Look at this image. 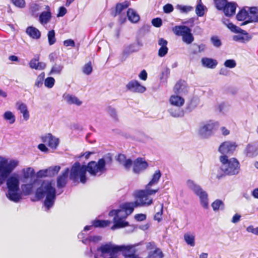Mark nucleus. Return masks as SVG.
<instances>
[{"label":"nucleus","instance_id":"obj_53","mask_svg":"<svg viewBox=\"0 0 258 258\" xmlns=\"http://www.w3.org/2000/svg\"><path fill=\"white\" fill-rule=\"evenodd\" d=\"M107 111L110 116L114 120L117 119V115L115 108L111 106H108Z\"/></svg>","mask_w":258,"mask_h":258},{"label":"nucleus","instance_id":"obj_58","mask_svg":"<svg viewBox=\"0 0 258 258\" xmlns=\"http://www.w3.org/2000/svg\"><path fill=\"white\" fill-rule=\"evenodd\" d=\"M14 5L17 7L23 8L25 6V2L24 0H12Z\"/></svg>","mask_w":258,"mask_h":258},{"label":"nucleus","instance_id":"obj_59","mask_svg":"<svg viewBox=\"0 0 258 258\" xmlns=\"http://www.w3.org/2000/svg\"><path fill=\"white\" fill-rule=\"evenodd\" d=\"M152 24L156 27H160L162 25V19L160 18H154L152 20Z\"/></svg>","mask_w":258,"mask_h":258},{"label":"nucleus","instance_id":"obj_13","mask_svg":"<svg viewBox=\"0 0 258 258\" xmlns=\"http://www.w3.org/2000/svg\"><path fill=\"white\" fill-rule=\"evenodd\" d=\"M142 43L138 41L137 43H133L126 46L121 54V59L124 60L131 54L138 51L142 46Z\"/></svg>","mask_w":258,"mask_h":258},{"label":"nucleus","instance_id":"obj_49","mask_svg":"<svg viewBox=\"0 0 258 258\" xmlns=\"http://www.w3.org/2000/svg\"><path fill=\"white\" fill-rule=\"evenodd\" d=\"M45 77V73L44 72L41 73L37 77L35 81V86L37 88L41 87L43 83V81Z\"/></svg>","mask_w":258,"mask_h":258},{"label":"nucleus","instance_id":"obj_20","mask_svg":"<svg viewBox=\"0 0 258 258\" xmlns=\"http://www.w3.org/2000/svg\"><path fill=\"white\" fill-rule=\"evenodd\" d=\"M39 55H36L33 59H32L29 62V66L32 69L37 70H42L46 67L45 63L43 62H39Z\"/></svg>","mask_w":258,"mask_h":258},{"label":"nucleus","instance_id":"obj_25","mask_svg":"<svg viewBox=\"0 0 258 258\" xmlns=\"http://www.w3.org/2000/svg\"><path fill=\"white\" fill-rule=\"evenodd\" d=\"M168 111L173 117H182L184 116V111L181 107L173 106L168 109Z\"/></svg>","mask_w":258,"mask_h":258},{"label":"nucleus","instance_id":"obj_8","mask_svg":"<svg viewBox=\"0 0 258 258\" xmlns=\"http://www.w3.org/2000/svg\"><path fill=\"white\" fill-rule=\"evenodd\" d=\"M219 126V123L214 120L203 122L199 128V135L202 138L208 139L215 134Z\"/></svg>","mask_w":258,"mask_h":258},{"label":"nucleus","instance_id":"obj_46","mask_svg":"<svg viewBox=\"0 0 258 258\" xmlns=\"http://www.w3.org/2000/svg\"><path fill=\"white\" fill-rule=\"evenodd\" d=\"M23 176L25 178L28 179L32 177L34 175V170L31 167H28L22 170Z\"/></svg>","mask_w":258,"mask_h":258},{"label":"nucleus","instance_id":"obj_4","mask_svg":"<svg viewBox=\"0 0 258 258\" xmlns=\"http://www.w3.org/2000/svg\"><path fill=\"white\" fill-rule=\"evenodd\" d=\"M130 248H134V246L116 245L110 242L102 244L94 253V258H118V252L122 253Z\"/></svg>","mask_w":258,"mask_h":258},{"label":"nucleus","instance_id":"obj_34","mask_svg":"<svg viewBox=\"0 0 258 258\" xmlns=\"http://www.w3.org/2000/svg\"><path fill=\"white\" fill-rule=\"evenodd\" d=\"M130 5V2L125 1L122 3L117 4L116 6L115 13L114 16H116L117 15H120L122 11L126 9Z\"/></svg>","mask_w":258,"mask_h":258},{"label":"nucleus","instance_id":"obj_18","mask_svg":"<svg viewBox=\"0 0 258 258\" xmlns=\"http://www.w3.org/2000/svg\"><path fill=\"white\" fill-rule=\"evenodd\" d=\"M127 90L138 93H143L146 90V88L142 86L140 83L136 80H132L130 81L126 85Z\"/></svg>","mask_w":258,"mask_h":258},{"label":"nucleus","instance_id":"obj_56","mask_svg":"<svg viewBox=\"0 0 258 258\" xmlns=\"http://www.w3.org/2000/svg\"><path fill=\"white\" fill-rule=\"evenodd\" d=\"M224 66L226 68L232 69L236 67V63L234 59H227L224 62Z\"/></svg>","mask_w":258,"mask_h":258},{"label":"nucleus","instance_id":"obj_24","mask_svg":"<svg viewBox=\"0 0 258 258\" xmlns=\"http://www.w3.org/2000/svg\"><path fill=\"white\" fill-rule=\"evenodd\" d=\"M126 218H124L122 217V215H120V217H114L113 221L114 225L111 227V229L112 230H115L116 229L123 228L128 225V222L127 221H125L124 220Z\"/></svg>","mask_w":258,"mask_h":258},{"label":"nucleus","instance_id":"obj_32","mask_svg":"<svg viewBox=\"0 0 258 258\" xmlns=\"http://www.w3.org/2000/svg\"><path fill=\"white\" fill-rule=\"evenodd\" d=\"M128 20L132 23H137L140 20V16L134 9H128L127 12Z\"/></svg>","mask_w":258,"mask_h":258},{"label":"nucleus","instance_id":"obj_22","mask_svg":"<svg viewBox=\"0 0 258 258\" xmlns=\"http://www.w3.org/2000/svg\"><path fill=\"white\" fill-rule=\"evenodd\" d=\"M16 105L17 109L22 114L24 120L27 121L30 118V114L27 105L21 102H17Z\"/></svg>","mask_w":258,"mask_h":258},{"label":"nucleus","instance_id":"obj_48","mask_svg":"<svg viewBox=\"0 0 258 258\" xmlns=\"http://www.w3.org/2000/svg\"><path fill=\"white\" fill-rule=\"evenodd\" d=\"M163 253L159 248H157L154 251L150 252L148 256L149 258H163Z\"/></svg>","mask_w":258,"mask_h":258},{"label":"nucleus","instance_id":"obj_21","mask_svg":"<svg viewBox=\"0 0 258 258\" xmlns=\"http://www.w3.org/2000/svg\"><path fill=\"white\" fill-rule=\"evenodd\" d=\"M248 9L249 19L243 22L241 25H244L252 22H258V9L256 7H251Z\"/></svg>","mask_w":258,"mask_h":258},{"label":"nucleus","instance_id":"obj_54","mask_svg":"<svg viewBox=\"0 0 258 258\" xmlns=\"http://www.w3.org/2000/svg\"><path fill=\"white\" fill-rule=\"evenodd\" d=\"M211 41L213 45L216 47L221 46L222 43L220 39L217 36H213L211 38Z\"/></svg>","mask_w":258,"mask_h":258},{"label":"nucleus","instance_id":"obj_5","mask_svg":"<svg viewBox=\"0 0 258 258\" xmlns=\"http://www.w3.org/2000/svg\"><path fill=\"white\" fill-rule=\"evenodd\" d=\"M112 159L110 154L99 159L97 162L90 161L86 166L87 172L93 177H99L106 171V165L111 164Z\"/></svg>","mask_w":258,"mask_h":258},{"label":"nucleus","instance_id":"obj_36","mask_svg":"<svg viewBox=\"0 0 258 258\" xmlns=\"http://www.w3.org/2000/svg\"><path fill=\"white\" fill-rule=\"evenodd\" d=\"M206 8L202 3L201 0L198 1V4L196 8V13L199 17H202L205 14V10Z\"/></svg>","mask_w":258,"mask_h":258},{"label":"nucleus","instance_id":"obj_6","mask_svg":"<svg viewBox=\"0 0 258 258\" xmlns=\"http://www.w3.org/2000/svg\"><path fill=\"white\" fill-rule=\"evenodd\" d=\"M220 161L222 163L220 168L223 173H218L217 177L218 179L222 177L224 175H233L237 174L240 170V165L238 160L235 158L228 159L226 155H222L220 157Z\"/></svg>","mask_w":258,"mask_h":258},{"label":"nucleus","instance_id":"obj_64","mask_svg":"<svg viewBox=\"0 0 258 258\" xmlns=\"http://www.w3.org/2000/svg\"><path fill=\"white\" fill-rule=\"evenodd\" d=\"M40 9V6L39 4L35 3L32 4L30 7V10L32 13H35Z\"/></svg>","mask_w":258,"mask_h":258},{"label":"nucleus","instance_id":"obj_60","mask_svg":"<svg viewBox=\"0 0 258 258\" xmlns=\"http://www.w3.org/2000/svg\"><path fill=\"white\" fill-rule=\"evenodd\" d=\"M163 11L165 13H170L173 11V7L171 4H167L163 7Z\"/></svg>","mask_w":258,"mask_h":258},{"label":"nucleus","instance_id":"obj_62","mask_svg":"<svg viewBox=\"0 0 258 258\" xmlns=\"http://www.w3.org/2000/svg\"><path fill=\"white\" fill-rule=\"evenodd\" d=\"M135 219L137 221H143L146 219V215L144 214H138L135 215Z\"/></svg>","mask_w":258,"mask_h":258},{"label":"nucleus","instance_id":"obj_23","mask_svg":"<svg viewBox=\"0 0 258 258\" xmlns=\"http://www.w3.org/2000/svg\"><path fill=\"white\" fill-rule=\"evenodd\" d=\"M46 11L42 12L39 15V22L43 25L47 24L51 18V14L48 6H46Z\"/></svg>","mask_w":258,"mask_h":258},{"label":"nucleus","instance_id":"obj_40","mask_svg":"<svg viewBox=\"0 0 258 258\" xmlns=\"http://www.w3.org/2000/svg\"><path fill=\"white\" fill-rule=\"evenodd\" d=\"M110 222L108 220H96L92 221V228L95 227H105L109 225Z\"/></svg>","mask_w":258,"mask_h":258},{"label":"nucleus","instance_id":"obj_10","mask_svg":"<svg viewBox=\"0 0 258 258\" xmlns=\"http://www.w3.org/2000/svg\"><path fill=\"white\" fill-rule=\"evenodd\" d=\"M173 31L176 35L181 36L183 42L186 44H190L194 40L191 30L186 26H176L173 28Z\"/></svg>","mask_w":258,"mask_h":258},{"label":"nucleus","instance_id":"obj_19","mask_svg":"<svg viewBox=\"0 0 258 258\" xmlns=\"http://www.w3.org/2000/svg\"><path fill=\"white\" fill-rule=\"evenodd\" d=\"M69 172L70 169L67 168L61 174L57 177L56 179V186L58 189L63 188L66 186L67 183Z\"/></svg>","mask_w":258,"mask_h":258},{"label":"nucleus","instance_id":"obj_9","mask_svg":"<svg viewBox=\"0 0 258 258\" xmlns=\"http://www.w3.org/2000/svg\"><path fill=\"white\" fill-rule=\"evenodd\" d=\"M186 184L188 187L199 197L202 206L204 208L207 209L209 205L207 193L199 185L197 184L191 180H188Z\"/></svg>","mask_w":258,"mask_h":258},{"label":"nucleus","instance_id":"obj_17","mask_svg":"<svg viewBox=\"0 0 258 258\" xmlns=\"http://www.w3.org/2000/svg\"><path fill=\"white\" fill-rule=\"evenodd\" d=\"M60 170L59 166H51L45 170L39 171L37 175L39 177H52L56 175Z\"/></svg>","mask_w":258,"mask_h":258},{"label":"nucleus","instance_id":"obj_39","mask_svg":"<svg viewBox=\"0 0 258 258\" xmlns=\"http://www.w3.org/2000/svg\"><path fill=\"white\" fill-rule=\"evenodd\" d=\"M184 239L188 245L191 246H195V236L193 234L189 233H185L184 235Z\"/></svg>","mask_w":258,"mask_h":258},{"label":"nucleus","instance_id":"obj_37","mask_svg":"<svg viewBox=\"0 0 258 258\" xmlns=\"http://www.w3.org/2000/svg\"><path fill=\"white\" fill-rule=\"evenodd\" d=\"M249 11L245 8L241 9L237 14L236 18L238 21H244L247 18L249 19Z\"/></svg>","mask_w":258,"mask_h":258},{"label":"nucleus","instance_id":"obj_42","mask_svg":"<svg viewBox=\"0 0 258 258\" xmlns=\"http://www.w3.org/2000/svg\"><path fill=\"white\" fill-rule=\"evenodd\" d=\"M122 255L124 258H138L136 254V250L134 248H130L129 249L123 250Z\"/></svg>","mask_w":258,"mask_h":258},{"label":"nucleus","instance_id":"obj_63","mask_svg":"<svg viewBox=\"0 0 258 258\" xmlns=\"http://www.w3.org/2000/svg\"><path fill=\"white\" fill-rule=\"evenodd\" d=\"M133 164L132 161L131 159H125L124 162L122 164L126 170H129Z\"/></svg>","mask_w":258,"mask_h":258},{"label":"nucleus","instance_id":"obj_35","mask_svg":"<svg viewBox=\"0 0 258 258\" xmlns=\"http://www.w3.org/2000/svg\"><path fill=\"white\" fill-rule=\"evenodd\" d=\"M63 66L61 64L55 63L52 66L48 73L49 75H60L63 70Z\"/></svg>","mask_w":258,"mask_h":258},{"label":"nucleus","instance_id":"obj_33","mask_svg":"<svg viewBox=\"0 0 258 258\" xmlns=\"http://www.w3.org/2000/svg\"><path fill=\"white\" fill-rule=\"evenodd\" d=\"M64 98L68 103L70 104H75L77 106H80L82 104V102L74 95L68 94L64 96Z\"/></svg>","mask_w":258,"mask_h":258},{"label":"nucleus","instance_id":"obj_15","mask_svg":"<svg viewBox=\"0 0 258 258\" xmlns=\"http://www.w3.org/2000/svg\"><path fill=\"white\" fill-rule=\"evenodd\" d=\"M236 147V143L227 141L223 143L219 148V151L223 155L231 154L235 151Z\"/></svg>","mask_w":258,"mask_h":258},{"label":"nucleus","instance_id":"obj_61","mask_svg":"<svg viewBox=\"0 0 258 258\" xmlns=\"http://www.w3.org/2000/svg\"><path fill=\"white\" fill-rule=\"evenodd\" d=\"M96 251V250L93 252L92 250V247H90L89 248H87V249H86V250L85 251L84 254H85V255H86V256H87L89 258H92L93 256H94V253Z\"/></svg>","mask_w":258,"mask_h":258},{"label":"nucleus","instance_id":"obj_43","mask_svg":"<svg viewBox=\"0 0 258 258\" xmlns=\"http://www.w3.org/2000/svg\"><path fill=\"white\" fill-rule=\"evenodd\" d=\"M4 118L8 121L9 123L13 124L15 121V116L14 114V113L10 111H6L3 115Z\"/></svg>","mask_w":258,"mask_h":258},{"label":"nucleus","instance_id":"obj_55","mask_svg":"<svg viewBox=\"0 0 258 258\" xmlns=\"http://www.w3.org/2000/svg\"><path fill=\"white\" fill-rule=\"evenodd\" d=\"M83 72L85 74L87 75L91 74L92 72V67L90 62L87 63L84 66Z\"/></svg>","mask_w":258,"mask_h":258},{"label":"nucleus","instance_id":"obj_44","mask_svg":"<svg viewBox=\"0 0 258 258\" xmlns=\"http://www.w3.org/2000/svg\"><path fill=\"white\" fill-rule=\"evenodd\" d=\"M199 104V100L197 98H192L189 103H187L186 110L188 112H191L195 109Z\"/></svg>","mask_w":258,"mask_h":258},{"label":"nucleus","instance_id":"obj_29","mask_svg":"<svg viewBox=\"0 0 258 258\" xmlns=\"http://www.w3.org/2000/svg\"><path fill=\"white\" fill-rule=\"evenodd\" d=\"M169 102L172 106L182 107L184 103V99L178 95H172L169 98Z\"/></svg>","mask_w":258,"mask_h":258},{"label":"nucleus","instance_id":"obj_27","mask_svg":"<svg viewBox=\"0 0 258 258\" xmlns=\"http://www.w3.org/2000/svg\"><path fill=\"white\" fill-rule=\"evenodd\" d=\"M158 44L161 46L158 50V55L160 57H163L168 52L167 41L163 38H160L158 41Z\"/></svg>","mask_w":258,"mask_h":258},{"label":"nucleus","instance_id":"obj_28","mask_svg":"<svg viewBox=\"0 0 258 258\" xmlns=\"http://www.w3.org/2000/svg\"><path fill=\"white\" fill-rule=\"evenodd\" d=\"M26 32L31 38L34 39H39L41 37L40 31L34 27H28L26 29Z\"/></svg>","mask_w":258,"mask_h":258},{"label":"nucleus","instance_id":"obj_52","mask_svg":"<svg viewBox=\"0 0 258 258\" xmlns=\"http://www.w3.org/2000/svg\"><path fill=\"white\" fill-rule=\"evenodd\" d=\"M55 80L51 77H47L44 81L45 86L48 88H51L54 86Z\"/></svg>","mask_w":258,"mask_h":258},{"label":"nucleus","instance_id":"obj_2","mask_svg":"<svg viewBox=\"0 0 258 258\" xmlns=\"http://www.w3.org/2000/svg\"><path fill=\"white\" fill-rule=\"evenodd\" d=\"M162 173L159 170H157L152 175L151 178L145 186L144 189L139 190L136 192V197L138 199L134 202H127L120 206L121 213H123L122 217H126L131 214L135 208L141 206H149L152 204L153 199L150 196L155 195L159 190L158 187H155L159 183Z\"/></svg>","mask_w":258,"mask_h":258},{"label":"nucleus","instance_id":"obj_38","mask_svg":"<svg viewBox=\"0 0 258 258\" xmlns=\"http://www.w3.org/2000/svg\"><path fill=\"white\" fill-rule=\"evenodd\" d=\"M186 85L183 81H178L174 87V91L176 94H180L184 91Z\"/></svg>","mask_w":258,"mask_h":258},{"label":"nucleus","instance_id":"obj_3","mask_svg":"<svg viewBox=\"0 0 258 258\" xmlns=\"http://www.w3.org/2000/svg\"><path fill=\"white\" fill-rule=\"evenodd\" d=\"M45 196L46 198L43 204L45 210L47 211L53 207L56 199V190L51 183L48 181L42 182L40 186L36 190V200H32V201H40Z\"/></svg>","mask_w":258,"mask_h":258},{"label":"nucleus","instance_id":"obj_51","mask_svg":"<svg viewBox=\"0 0 258 258\" xmlns=\"http://www.w3.org/2000/svg\"><path fill=\"white\" fill-rule=\"evenodd\" d=\"M102 240V237L100 235H89L88 244L91 243H97Z\"/></svg>","mask_w":258,"mask_h":258},{"label":"nucleus","instance_id":"obj_57","mask_svg":"<svg viewBox=\"0 0 258 258\" xmlns=\"http://www.w3.org/2000/svg\"><path fill=\"white\" fill-rule=\"evenodd\" d=\"M163 204H162L161 205V208L160 211L157 212L154 217V219L155 220L157 221L158 222H160L162 220V215L163 214Z\"/></svg>","mask_w":258,"mask_h":258},{"label":"nucleus","instance_id":"obj_14","mask_svg":"<svg viewBox=\"0 0 258 258\" xmlns=\"http://www.w3.org/2000/svg\"><path fill=\"white\" fill-rule=\"evenodd\" d=\"M42 142L47 144L48 146L52 149H56L59 144L58 138L48 133L41 137Z\"/></svg>","mask_w":258,"mask_h":258},{"label":"nucleus","instance_id":"obj_30","mask_svg":"<svg viewBox=\"0 0 258 258\" xmlns=\"http://www.w3.org/2000/svg\"><path fill=\"white\" fill-rule=\"evenodd\" d=\"M245 153L248 157L256 156L258 154V145L248 144L245 149Z\"/></svg>","mask_w":258,"mask_h":258},{"label":"nucleus","instance_id":"obj_12","mask_svg":"<svg viewBox=\"0 0 258 258\" xmlns=\"http://www.w3.org/2000/svg\"><path fill=\"white\" fill-rule=\"evenodd\" d=\"M224 23L232 32L240 34L233 36V40L234 41L242 42H244L245 41L246 39L243 35L247 36L248 35V33L245 31L241 29L240 28L236 26L232 23L229 22V20H228L224 21Z\"/></svg>","mask_w":258,"mask_h":258},{"label":"nucleus","instance_id":"obj_45","mask_svg":"<svg viewBox=\"0 0 258 258\" xmlns=\"http://www.w3.org/2000/svg\"><path fill=\"white\" fill-rule=\"evenodd\" d=\"M211 206L214 211H217L220 209L221 210H223L224 209V204L223 201L220 200H215L212 203Z\"/></svg>","mask_w":258,"mask_h":258},{"label":"nucleus","instance_id":"obj_41","mask_svg":"<svg viewBox=\"0 0 258 258\" xmlns=\"http://www.w3.org/2000/svg\"><path fill=\"white\" fill-rule=\"evenodd\" d=\"M33 189V184L28 183L22 185V192L25 196H28L32 194Z\"/></svg>","mask_w":258,"mask_h":258},{"label":"nucleus","instance_id":"obj_1","mask_svg":"<svg viewBox=\"0 0 258 258\" xmlns=\"http://www.w3.org/2000/svg\"><path fill=\"white\" fill-rule=\"evenodd\" d=\"M18 164V160L9 161L8 159L0 156V185L6 181L8 189L6 196L9 200L15 203H18L22 199L19 188V176L16 173L9 175Z\"/></svg>","mask_w":258,"mask_h":258},{"label":"nucleus","instance_id":"obj_47","mask_svg":"<svg viewBox=\"0 0 258 258\" xmlns=\"http://www.w3.org/2000/svg\"><path fill=\"white\" fill-rule=\"evenodd\" d=\"M48 41L49 45H52L56 42L55 33L54 30H51L48 31L47 34Z\"/></svg>","mask_w":258,"mask_h":258},{"label":"nucleus","instance_id":"obj_7","mask_svg":"<svg viewBox=\"0 0 258 258\" xmlns=\"http://www.w3.org/2000/svg\"><path fill=\"white\" fill-rule=\"evenodd\" d=\"M70 179L74 182H80L85 184L87 181L86 165H82L79 162H76L70 170Z\"/></svg>","mask_w":258,"mask_h":258},{"label":"nucleus","instance_id":"obj_11","mask_svg":"<svg viewBox=\"0 0 258 258\" xmlns=\"http://www.w3.org/2000/svg\"><path fill=\"white\" fill-rule=\"evenodd\" d=\"M216 7L218 10H223L226 16H232L235 13L236 4L235 3H228L227 0H214Z\"/></svg>","mask_w":258,"mask_h":258},{"label":"nucleus","instance_id":"obj_50","mask_svg":"<svg viewBox=\"0 0 258 258\" xmlns=\"http://www.w3.org/2000/svg\"><path fill=\"white\" fill-rule=\"evenodd\" d=\"M177 8L182 13H187L193 10L194 8L189 6L177 5Z\"/></svg>","mask_w":258,"mask_h":258},{"label":"nucleus","instance_id":"obj_26","mask_svg":"<svg viewBox=\"0 0 258 258\" xmlns=\"http://www.w3.org/2000/svg\"><path fill=\"white\" fill-rule=\"evenodd\" d=\"M92 229V226H86L84 230L79 233L78 237L79 239L82 241V242L86 245H88V239L89 235L85 233V232L91 230Z\"/></svg>","mask_w":258,"mask_h":258},{"label":"nucleus","instance_id":"obj_16","mask_svg":"<svg viewBox=\"0 0 258 258\" xmlns=\"http://www.w3.org/2000/svg\"><path fill=\"white\" fill-rule=\"evenodd\" d=\"M148 166V163L143 158H138L133 162V170L135 173L139 174L146 170Z\"/></svg>","mask_w":258,"mask_h":258},{"label":"nucleus","instance_id":"obj_31","mask_svg":"<svg viewBox=\"0 0 258 258\" xmlns=\"http://www.w3.org/2000/svg\"><path fill=\"white\" fill-rule=\"evenodd\" d=\"M201 62L204 67L210 69L215 68L218 64L216 60L207 57L203 58L201 60Z\"/></svg>","mask_w":258,"mask_h":258}]
</instances>
